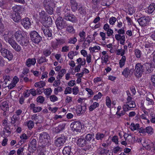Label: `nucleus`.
Segmentation results:
<instances>
[{"instance_id": "1", "label": "nucleus", "mask_w": 155, "mask_h": 155, "mask_svg": "<svg viewBox=\"0 0 155 155\" xmlns=\"http://www.w3.org/2000/svg\"><path fill=\"white\" fill-rule=\"evenodd\" d=\"M16 40L22 46H26L29 43L28 38L25 37L24 34L20 31H17L15 34Z\"/></svg>"}, {"instance_id": "2", "label": "nucleus", "mask_w": 155, "mask_h": 155, "mask_svg": "<svg viewBox=\"0 0 155 155\" xmlns=\"http://www.w3.org/2000/svg\"><path fill=\"white\" fill-rule=\"evenodd\" d=\"M39 15L43 26H51L52 23V18L44 11L39 12Z\"/></svg>"}, {"instance_id": "3", "label": "nucleus", "mask_w": 155, "mask_h": 155, "mask_svg": "<svg viewBox=\"0 0 155 155\" xmlns=\"http://www.w3.org/2000/svg\"><path fill=\"white\" fill-rule=\"evenodd\" d=\"M144 67L143 65L140 63H138L135 66L134 75L137 78H140L144 72Z\"/></svg>"}, {"instance_id": "4", "label": "nucleus", "mask_w": 155, "mask_h": 155, "mask_svg": "<svg viewBox=\"0 0 155 155\" xmlns=\"http://www.w3.org/2000/svg\"><path fill=\"white\" fill-rule=\"evenodd\" d=\"M39 140L43 146H45L48 144L50 137L46 132H43L39 134Z\"/></svg>"}, {"instance_id": "5", "label": "nucleus", "mask_w": 155, "mask_h": 155, "mask_svg": "<svg viewBox=\"0 0 155 155\" xmlns=\"http://www.w3.org/2000/svg\"><path fill=\"white\" fill-rule=\"evenodd\" d=\"M117 33L118 34L115 35V38L117 40H120V44L123 45L125 41V35H124L125 34L124 28H122L121 29L118 30L117 31Z\"/></svg>"}, {"instance_id": "6", "label": "nucleus", "mask_w": 155, "mask_h": 155, "mask_svg": "<svg viewBox=\"0 0 155 155\" xmlns=\"http://www.w3.org/2000/svg\"><path fill=\"white\" fill-rule=\"evenodd\" d=\"M30 35L32 42L35 44H38L42 40V37L36 31H31Z\"/></svg>"}, {"instance_id": "7", "label": "nucleus", "mask_w": 155, "mask_h": 155, "mask_svg": "<svg viewBox=\"0 0 155 155\" xmlns=\"http://www.w3.org/2000/svg\"><path fill=\"white\" fill-rule=\"evenodd\" d=\"M0 53L1 55L4 58H6L9 61L11 60L13 58L12 53L3 47L0 48Z\"/></svg>"}, {"instance_id": "8", "label": "nucleus", "mask_w": 155, "mask_h": 155, "mask_svg": "<svg viewBox=\"0 0 155 155\" xmlns=\"http://www.w3.org/2000/svg\"><path fill=\"white\" fill-rule=\"evenodd\" d=\"M55 24L58 28L60 30L66 28L68 26L66 22L60 16L57 18L55 21Z\"/></svg>"}, {"instance_id": "9", "label": "nucleus", "mask_w": 155, "mask_h": 155, "mask_svg": "<svg viewBox=\"0 0 155 155\" xmlns=\"http://www.w3.org/2000/svg\"><path fill=\"white\" fill-rule=\"evenodd\" d=\"M70 127L72 130L76 132H80L82 129L81 123L79 121L72 122L70 125Z\"/></svg>"}, {"instance_id": "10", "label": "nucleus", "mask_w": 155, "mask_h": 155, "mask_svg": "<svg viewBox=\"0 0 155 155\" xmlns=\"http://www.w3.org/2000/svg\"><path fill=\"white\" fill-rule=\"evenodd\" d=\"M150 20L149 16H143L139 18L137 21L140 26H145L148 24Z\"/></svg>"}, {"instance_id": "11", "label": "nucleus", "mask_w": 155, "mask_h": 155, "mask_svg": "<svg viewBox=\"0 0 155 155\" xmlns=\"http://www.w3.org/2000/svg\"><path fill=\"white\" fill-rule=\"evenodd\" d=\"M66 138L64 135H61L55 141V145L57 147H60L63 145L65 143Z\"/></svg>"}, {"instance_id": "12", "label": "nucleus", "mask_w": 155, "mask_h": 155, "mask_svg": "<svg viewBox=\"0 0 155 155\" xmlns=\"http://www.w3.org/2000/svg\"><path fill=\"white\" fill-rule=\"evenodd\" d=\"M49 26H42L41 27V29L43 31L45 36L50 38L51 39L52 36V31L49 29Z\"/></svg>"}, {"instance_id": "13", "label": "nucleus", "mask_w": 155, "mask_h": 155, "mask_svg": "<svg viewBox=\"0 0 155 155\" xmlns=\"http://www.w3.org/2000/svg\"><path fill=\"white\" fill-rule=\"evenodd\" d=\"M134 71L133 68L129 69L128 68H125L122 72V74L125 78H127L128 77H130L133 74Z\"/></svg>"}, {"instance_id": "14", "label": "nucleus", "mask_w": 155, "mask_h": 155, "mask_svg": "<svg viewBox=\"0 0 155 155\" xmlns=\"http://www.w3.org/2000/svg\"><path fill=\"white\" fill-rule=\"evenodd\" d=\"M76 143L78 146L80 147H85L87 144V142L86 140L82 136H81L78 138Z\"/></svg>"}, {"instance_id": "15", "label": "nucleus", "mask_w": 155, "mask_h": 155, "mask_svg": "<svg viewBox=\"0 0 155 155\" xmlns=\"http://www.w3.org/2000/svg\"><path fill=\"white\" fill-rule=\"evenodd\" d=\"M86 109V104L84 105L83 106L81 105H78L76 110L77 114L78 115H81L85 112Z\"/></svg>"}, {"instance_id": "16", "label": "nucleus", "mask_w": 155, "mask_h": 155, "mask_svg": "<svg viewBox=\"0 0 155 155\" xmlns=\"http://www.w3.org/2000/svg\"><path fill=\"white\" fill-rule=\"evenodd\" d=\"M11 131L9 126L3 127V131L1 132V136L4 137H8L11 134Z\"/></svg>"}, {"instance_id": "17", "label": "nucleus", "mask_w": 155, "mask_h": 155, "mask_svg": "<svg viewBox=\"0 0 155 155\" xmlns=\"http://www.w3.org/2000/svg\"><path fill=\"white\" fill-rule=\"evenodd\" d=\"M37 148V141L33 139L30 142V143L29 145L28 149L31 150V152H34L36 150Z\"/></svg>"}, {"instance_id": "18", "label": "nucleus", "mask_w": 155, "mask_h": 155, "mask_svg": "<svg viewBox=\"0 0 155 155\" xmlns=\"http://www.w3.org/2000/svg\"><path fill=\"white\" fill-rule=\"evenodd\" d=\"M9 44L15 51L19 52L21 51V46L14 40L12 41Z\"/></svg>"}, {"instance_id": "19", "label": "nucleus", "mask_w": 155, "mask_h": 155, "mask_svg": "<svg viewBox=\"0 0 155 155\" xmlns=\"http://www.w3.org/2000/svg\"><path fill=\"white\" fill-rule=\"evenodd\" d=\"M21 24L25 29H28L31 25L30 19L28 18H23L21 21Z\"/></svg>"}, {"instance_id": "20", "label": "nucleus", "mask_w": 155, "mask_h": 155, "mask_svg": "<svg viewBox=\"0 0 155 155\" xmlns=\"http://www.w3.org/2000/svg\"><path fill=\"white\" fill-rule=\"evenodd\" d=\"M64 18L72 22H75L76 21V18L74 15L68 13L65 15Z\"/></svg>"}, {"instance_id": "21", "label": "nucleus", "mask_w": 155, "mask_h": 155, "mask_svg": "<svg viewBox=\"0 0 155 155\" xmlns=\"http://www.w3.org/2000/svg\"><path fill=\"white\" fill-rule=\"evenodd\" d=\"M9 31L8 30H6L3 35V38L5 41L6 42L9 44L14 39L12 38L9 37Z\"/></svg>"}, {"instance_id": "22", "label": "nucleus", "mask_w": 155, "mask_h": 155, "mask_svg": "<svg viewBox=\"0 0 155 155\" xmlns=\"http://www.w3.org/2000/svg\"><path fill=\"white\" fill-rule=\"evenodd\" d=\"M152 58H151V61L150 63V69H149L148 70L147 69V73H150L151 71V68H155V51L153 52V54H152Z\"/></svg>"}, {"instance_id": "23", "label": "nucleus", "mask_w": 155, "mask_h": 155, "mask_svg": "<svg viewBox=\"0 0 155 155\" xmlns=\"http://www.w3.org/2000/svg\"><path fill=\"white\" fill-rule=\"evenodd\" d=\"M65 126V123H60L58 127L53 129V131L56 133H59L64 130Z\"/></svg>"}, {"instance_id": "24", "label": "nucleus", "mask_w": 155, "mask_h": 155, "mask_svg": "<svg viewBox=\"0 0 155 155\" xmlns=\"http://www.w3.org/2000/svg\"><path fill=\"white\" fill-rule=\"evenodd\" d=\"M36 63V59L35 58H28L25 61V64L28 67L35 65Z\"/></svg>"}, {"instance_id": "25", "label": "nucleus", "mask_w": 155, "mask_h": 155, "mask_svg": "<svg viewBox=\"0 0 155 155\" xmlns=\"http://www.w3.org/2000/svg\"><path fill=\"white\" fill-rule=\"evenodd\" d=\"M72 147L69 146L64 147L62 150L63 155H72V153L71 151Z\"/></svg>"}, {"instance_id": "26", "label": "nucleus", "mask_w": 155, "mask_h": 155, "mask_svg": "<svg viewBox=\"0 0 155 155\" xmlns=\"http://www.w3.org/2000/svg\"><path fill=\"white\" fill-rule=\"evenodd\" d=\"M12 8L15 13L19 15L22 13L23 11V8L20 5L15 6Z\"/></svg>"}, {"instance_id": "27", "label": "nucleus", "mask_w": 155, "mask_h": 155, "mask_svg": "<svg viewBox=\"0 0 155 155\" xmlns=\"http://www.w3.org/2000/svg\"><path fill=\"white\" fill-rule=\"evenodd\" d=\"M145 148L147 150H155V142H150L145 145Z\"/></svg>"}, {"instance_id": "28", "label": "nucleus", "mask_w": 155, "mask_h": 155, "mask_svg": "<svg viewBox=\"0 0 155 155\" xmlns=\"http://www.w3.org/2000/svg\"><path fill=\"white\" fill-rule=\"evenodd\" d=\"M109 150L106 149L101 147L97 149L96 151L98 155H103L108 153Z\"/></svg>"}, {"instance_id": "29", "label": "nucleus", "mask_w": 155, "mask_h": 155, "mask_svg": "<svg viewBox=\"0 0 155 155\" xmlns=\"http://www.w3.org/2000/svg\"><path fill=\"white\" fill-rule=\"evenodd\" d=\"M20 15L13 13L11 15V18L15 22H18L21 19Z\"/></svg>"}, {"instance_id": "30", "label": "nucleus", "mask_w": 155, "mask_h": 155, "mask_svg": "<svg viewBox=\"0 0 155 155\" xmlns=\"http://www.w3.org/2000/svg\"><path fill=\"white\" fill-rule=\"evenodd\" d=\"M155 10V4L152 3L150 4L147 8V12L149 14L152 13Z\"/></svg>"}, {"instance_id": "31", "label": "nucleus", "mask_w": 155, "mask_h": 155, "mask_svg": "<svg viewBox=\"0 0 155 155\" xmlns=\"http://www.w3.org/2000/svg\"><path fill=\"white\" fill-rule=\"evenodd\" d=\"M20 137L21 140L18 143L19 145L22 144L28 138V136L25 134H22L20 136Z\"/></svg>"}, {"instance_id": "32", "label": "nucleus", "mask_w": 155, "mask_h": 155, "mask_svg": "<svg viewBox=\"0 0 155 155\" xmlns=\"http://www.w3.org/2000/svg\"><path fill=\"white\" fill-rule=\"evenodd\" d=\"M1 109L4 111L8 110L9 106L7 102L6 101H5L2 102L1 104Z\"/></svg>"}, {"instance_id": "33", "label": "nucleus", "mask_w": 155, "mask_h": 155, "mask_svg": "<svg viewBox=\"0 0 155 155\" xmlns=\"http://www.w3.org/2000/svg\"><path fill=\"white\" fill-rule=\"evenodd\" d=\"M70 2L72 10L73 12H75L77 9V3L75 0L71 1Z\"/></svg>"}, {"instance_id": "34", "label": "nucleus", "mask_w": 155, "mask_h": 155, "mask_svg": "<svg viewBox=\"0 0 155 155\" xmlns=\"http://www.w3.org/2000/svg\"><path fill=\"white\" fill-rule=\"evenodd\" d=\"M20 118L17 115H14L11 118V123L15 124L16 123H18L19 120Z\"/></svg>"}, {"instance_id": "35", "label": "nucleus", "mask_w": 155, "mask_h": 155, "mask_svg": "<svg viewBox=\"0 0 155 155\" xmlns=\"http://www.w3.org/2000/svg\"><path fill=\"white\" fill-rule=\"evenodd\" d=\"M108 57L109 56L108 55L102 56L101 58V63L103 65L107 64Z\"/></svg>"}, {"instance_id": "36", "label": "nucleus", "mask_w": 155, "mask_h": 155, "mask_svg": "<svg viewBox=\"0 0 155 155\" xmlns=\"http://www.w3.org/2000/svg\"><path fill=\"white\" fill-rule=\"evenodd\" d=\"M10 2V0H0V6L5 8Z\"/></svg>"}, {"instance_id": "37", "label": "nucleus", "mask_w": 155, "mask_h": 155, "mask_svg": "<svg viewBox=\"0 0 155 155\" xmlns=\"http://www.w3.org/2000/svg\"><path fill=\"white\" fill-rule=\"evenodd\" d=\"M51 53L50 48L45 49L43 51V54L45 57H47L50 55Z\"/></svg>"}, {"instance_id": "38", "label": "nucleus", "mask_w": 155, "mask_h": 155, "mask_svg": "<svg viewBox=\"0 0 155 155\" xmlns=\"http://www.w3.org/2000/svg\"><path fill=\"white\" fill-rule=\"evenodd\" d=\"M45 84H46L45 82L43 81H41L39 82L35 83V86L36 87L42 88L45 85Z\"/></svg>"}, {"instance_id": "39", "label": "nucleus", "mask_w": 155, "mask_h": 155, "mask_svg": "<svg viewBox=\"0 0 155 155\" xmlns=\"http://www.w3.org/2000/svg\"><path fill=\"white\" fill-rule=\"evenodd\" d=\"M94 134L92 135L90 134H88L86 135L85 139L86 140V141L87 142V141H90L93 138L92 140V141H93L94 140Z\"/></svg>"}, {"instance_id": "40", "label": "nucleus", "mask_w": 155, "mask_h": 155, "mask_svg": "<svg viewBox=\"0 0 155 155\" xmlns=\"http://www.w3.org/2000/svg\"><path fill=\"white\" fill-rule=\"evenodd\" d=\"M139 127V125L137 124H135L134 123H131L130 126V128L133 131L138 129Z\"/></svg>"}, {"instance_id": "41", "label": "nucleus", "mask_w": 155, "mask_h": 155, "mask_svg": "<svg viewBox=\"0 0 155 155\" xmlns=\"http://www.w3.org/2000/svg\"><path fill=\"white\" fill-rule=\"evenodd\" d=\"M126 60V57L125 56H123L121 59L120 60L119 62V64L120 68H121L124 65Z\"/></svg>"}, {"instance_id": "42", "label": "nucleus", "mask_w": 155, "mask_h": 155, "mask_svg": "<svg viewBox=\"0 0 155 155\" xmlns=\"http://www.w3.org/2000/svg\"><path fill=\"white\" fill-rule=\"evenodd\" d=\"M52 6H47L45 7L46 11L50 15H51L53 13V8L51 7Z\"/></svg>"}, {"instance_id": "43", "label": "nucleus", "mask_w": 155, "mask_h": 155, "mask_svg": "<svg viewBox=\"0 0 155 155\" xmlns=\"http://www.w3.org/2000/svg\"><path fill=\"white\" fill-rule=\"evenodd\" d=\"M99 106V104L98 103L96 102H94L93 104L90 106L89 110L90 111H92Z\"/></svg>"}, {"instance_id": "44", "label": "nucleus", "mask_w": 155, "mask_h": 155, "mask_svg": "<svg viewBox=\"0 0 155 155\" xmlns=\"http://www.w3.org/2000/svg\"><path fill=\"white\" fill-rule=\"evenodd\" d=\"M43 4L45 7V6L52 5H53V3L52 0H44Z\"/></svg>"}, {"instance_id": "45", "label": "nucleus", "mask_w": 155, "mask_h": 155, "mask_svg": "<svg viewBox=\"0 0 155 155\" xmlns=\"http://www.w3.org/2000/svg\"><path fill=\"white\" fill-rule=\"evenodd\" d=\"M101 49V48L99 46H95L93 47H90L89 48V50L90 51L92 52H96L98 50H100Z\"/></svg>"}, {"instance_id": "46", "label": "nucleus", "mask_w": 155, "mask_h": 155, "mask_svg": "<svg viewBox=\"0 0 155 155\" xmlns=\"http://www.w3.org/2000/svg\"><path fill=\"white\" fill-rule=\"evenodd\" d=\"M104 137V134L99 132L96 134L95 138L97 140H101Z\"/></svg>"}, {"instance_id": "47", "label": "nucleus", "mask_w": 155, "mask_h": 155, "mask_svg": "<svg viewBox=\"0 0 155 155\" xmlns=\"http://www.w3.org/2000/svg\"><path fill=\"white\" fill-rule=\"evenodd\" d=\"M77 54L78 52L76 51H71L68 53V56L70 59H72L73 56L76 55Z\"/></svg>"}, {"instance_id": "48", "label": "nucleus", "mask_w": 155, "mask_h": 155, "mask_svg": "<svg viewBox=\"0 0 155 155\" xmlns=\"http://www.w3.org/2000/svg\"><path fill=\"white\" fill-rule=\"evenodd\" d=\"M150 97L149 98L148 97H147L146 98V101H147L148 102V104L150 105H153V104H154V102L153 100L151 98V97H153V95L151 94H150Z\"/></svg>"}, {"instance_id": "49", "label": "nucleus", "mask_w": 155, "mask_h": 155, "mask_svg": "<svg viewBox=\"0 0 155 155\" xmlns=\"http://www.w3.org/2000/svg\"><path fill=\"white\" fill-rule=\"evenodd\" d=\"M6 29L2 23L1 19L0 18V35L3 34V32Z\"/></svg>"}, {"instance_id": "50", "label": "nucleus", "mask_w": 155, "mask_h": 155, "mask_svg": "<svg viewBox=\"0 0 155 155\" xmlns=\"http://www.w3.org/2000/svg\"><path fill=\"white\" fill-rule=\"evenodd\" d=\"M27 125L29 129H31L34 127V123L33 121L30 120L27 123Z\"/></svg>"}, {"instance_id": "51", "label": "nucleus", "mask_w": 155, "mask_h": 155, "mask_svg": "<svg viewBox=\"0 0 155 155\" xmlns=\"http://www.w3.org/2000/svg\"><path fill=\"white\" fill-rule=\"evenodd\" d=\"M66 31L70 33H73L74 30L72 26L71 25L67 26L66 27Z\"/></svg>"}, {"instance_id": "52", "label": "nucleus", "mask_w": 155, "mask_h": 155, "mask_svg": "<svg viewBox=\"0 0 155 155\" xmlns=\"http://www.w3.org/2000/svg\"><path fill=\"white\" fill-rule=\"evenodd\" d=\"M135 54L136 57L137 58H140L141 57V52L138 49H136L135 50Z\"/></svg>"}, {"instance_id": "53", "label": "nucleus", "mask_w": 155, "mask_h": 155, "mask_svg": "<svg viewBox=\"0 0 155 155\" xmlns=\"http://www.w3.org/2000/svg\"><path fill=\"white\" fill-rule=\"evenodd\" d=\"M3 78L6 84H7L8 81H10L11 79V77L10 76L6 74H5L3 76Z\"/></svg>"}, {"instance_id": "54", "label": "nucleus", "mask_w": 155, "mask_h": 155, "mask_svg": "<svg viewBox=\"0 0 155 155\" xmlns=\"http://www.w3.org/2000/svg\"><path fill=\"white\" fill-rule=\"evenodd\" d=\"M52 90L50 88H46L45 90L44 93L46 95L49 96L52 92Z\"/></svg>"}, {"instance_id": "55", "label": "nucleus", "mask_w": 155, "mask_h": 155, "mask_svg": "<svg viewBox=\"0 0 155 155\" xmlns=\"http://www.w3.org/2000/svg\"><path fill=\"white\" fill-rule=\"evenodd\" d=\"M77 41L76 38L75 37L71 38L68 40V43L70 44H74Z\"/></svg>"}, {"instance_id": "56", "label": "nucleus", "mask_w": 155, "mask_h": 155, "mask_svg": "<svg viewBox=\"0 0 155 155\" xmlns=\"http://www.w3.org/2000/svg\"><path fill=\"white\" fill-rule=\"evenodd\" d=\"M45 57H41L40 58L38 61V62L39 64H41L43 63L46 62L47 60L45 58Z\"/></svg>"}, {"instance_id": "57", "label": "nucleus", "mask_w": 155, "mask_h": 155, "mask_svg": "<svg viewBox=\"0 0 155 155\" xmlns=\"http://www.w3.org/2000/svg\"><path fill=\"white\" fill-rule=\"evenodd\" d=\"M79 92L78 87L77 86L74 87L72 89L73 94L74 95L77 94Z\"/></svg>"}, {"instance_id": "58", "label": "nucleus", "mask_w": 155, "mask_h": 155, "mask_svg": "<svg viewBox=\"0 0 155 155\" xmlns=\"http://www.w3.org/2000/svg\"><path fill=\"white\" fill-rule=\"evenodd\" d=\"M111 101L110 98L108 97H107L106 98V104L108 107H111Z\"/></svg>"}, {"instance_id": "59", "label": "nucleus", "mask_w": 155, "mask_h": 155, "mask_svg": "<svg viewBox=\"0 0 155 155\" xmlns=\"http://www.w3.org/2000/svg\"><path fill=\"white\" fill-rule=\"evenodd\" d=\"M122 149L121 147H117L114 148L113 150V152L114 153H117L118 152H121Z\"/></svg>"}, {"instance_id": "60", "label": "nucleus", "mask_w": 155, "mask_h": 155, "mask_svg": "<svg viewBox=\"0 0 155 155\" xmlns=\"http://www.w3.org/2000/svg\"><path fill=\"white\" fill-rule=\"evenodd\" d=\"M72 92L71 88L69 87H66L65 91L64 94H71Z\"/></svg>"}, {"instance_id": "61", "label": "nucleus", "mask_w": 155, "mask_h": 155, "mask_svg": "<svg viewBox=\"0 0 155 155\" xmlns=\"http://www.w3.org/2000/svg\"><path fill=\"white\" fill-rule=\"evenodd\" d=\"M123 110L126 112L130 110V107L128 105V104H124L123 106Z\"/></svg>"}, {"instance_id": "62", "label": "nucleus", "mask_w": 155, "mask_h": 155, "mask_svg": "<svg viewBox=\"0 0 155 155\" xmlns=\"http://www.w3.org/2000/svg\"><path fill=\"white\" fill-rule=\"evenodd\" d=\"M102 96V94L100 92H99L98 94L95 95L93 99L95 100H97L98 99H100Z\"/></svg>"}, {"instance_id": "63", "label": "nucleus", "mask_w": 155, "mask_h": 155, "mask_svg": "<svg viewBox=\"0 0 155 155\" xmlns=\"http://www.w3.org/2000/svg\"><path fill=\"white\" fill-rule=\"evenodd\" d=\"M50 99L51 101L53 102H54L58 100L57 97L54 95H51L50 97Z\"/></svg>"}, {"instance_id": "64", "label": "nucleus", "mask_w": 155, "mask_h": 155, "mask_svg": "<svg viewBox=\"0 0 155 155\" xmlns=\"http://www.w3.org/2000/svg\"><path fill=\"white\" fill-rule=\"evenodd\" d=\"M116 21V18L115 17H112L109 19V23L110 25H113Z\"/></svg>"}]
</instances>
